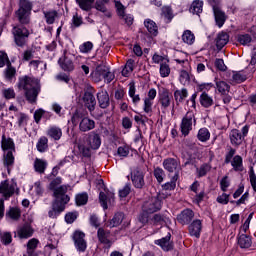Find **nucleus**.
Instances as JSON below:
<instances>
[{"mask_svg": "<svg viewBox=\"0 0 256 256\" xmlns=\"http://www.w3.org/2000/svg\"><path fill=\"white\" fill-rule=\"evenodd\" d=\"M17 85L20 91H25V97L29 103H35V101H37V97L41 92V84L39 83V80L24 76L19 78Z\"/></svg>", "mask_w": 256, "mask_h": 256, "instance_id": "f257e3e1", "label": "nucleus"}, {"mask_svg": "<svg viewBox=\"0 0 256 256\" xmlns=\"http://www.w3.org/2000/svg\"><path fill=\"white\" fill-rule=\"evenodd\" d=\"M67 186H62L60 189L55 191V201L52 204V209L48 212L50 219H57L63 211H65V205L71 200L67 193Z\"/></svg>", "mask_w": 256, "mask_h": 256, "instance_id": "f03ea898", "label": "nucleus"}, {"mask_svg": "<svg viewBox=\"0 0 256 256\" xmlns=\"http://www.w3.org/2000/svg\"><path fill=\"white\" fill-rule=\"evenodd\" d=\"M1 147L4 153V167H7L8 173H11V169L9 167H13L15 163V156H13V152H15V142H13V139L6 138L5 136H2V143Z\"/></svg>", "mask_w": 256, "mask_h": 256, "instance_id": "7ed1b4c3", "label": "nucleus"}, {"mask_svg": "<svg viewBox=\"0 0 256 256\" xmlns=\"http://www.w3.org/2000/svg\"><path fill=\"white\" fill-rule=\"evenodd\" d=\"M31 9H33V6L29 0H20L16 17L22 25H27L31 21Z\"/></svg>", "mask_w": 256, "mask_h": 256, "instance_id": "20e7f679", "label": "nucleus"}, {"mask_svg": "<svg viewBox=\"0 0 256 256\" xmlns=\"http://www.w3.org/2000/svg\"><path fill=\"white\" fill-rule=\"evenodd\" d=\"M14 41L18 47H23L29 38V30L23 26L13 28Z\"/></svg>", "mask_w": 256, "mask_h": 256, "instance_id": "39448f33", "label": "nucleus"}, {"mask_svg": "<svg viewBox=\"0 0 256 256\" xmlns=\"http://www.w3.org/2000/svg\"><path fill=\"white\" fill-rule=\"evenodd\" d=\"M248 134H249V126L248 125H245L244 127H242L241 132H239V130H237V129L231 130L230 135H229L231 144L234 145V147H239V145H241V143H243L245 137Z\"/></svg>", "mask_w": 256, "mask_h": 256, "instance_id": "423d86ee", "label": "nucleus"}, {"mask_svg": "<svg viewBox=\"0 0 256 256\" xmlns=\"http://www.w3.org/2000/svg\"><path fill=\"white\" fill-rule=\"evenodd\" d=\"M15 191H19L17 183L9 180H4L0 183V194L3 195L5 199L13 197Z\"/></svg>", "mask_w": 256, "mask_h": 256, "instance_id": "0eeeda50", "label": "nucleus"}, {"mask_svg": "<svg viewBox=\"0 0 256 256\" xmlns=\"http://www.w3.org/2000/svg\"><path fill=\"white\" fill-rule=\"evenodd\" d=\"M173 101V97L171 96V93H169V90L166 88H163L158 93V102L160 104L162 113H165L169 107H171V103Z\"/></svg>", "mask_w": 256, "mask_h": 256, "instance_id": "6e6552de", "label": "nucleus"}, {"mask_svg": "<svg viewBox=\"0 0 256 256\" xmlns=\"http://www.w3.org/2000/svg\"><path fill=\"white\" fill-rule=\"evenodd\" d=\"M161 210V200L157 197L149 198L142 205L143 213H157Z\"/></svg>", "mask_w": 256, "mask_h": 256, "instance_id": "1a4fd4ad", "label": "nucleus"}, {"mask_svg": "<svg viewBox=\"0 0 256 256\" xmlns=\"http://www.w3.org/2000/svg\"><path fill=\"white\" fill-rule=\"evenodd\" d=\"M193 121L195 123V116L191 112H188L182 119L180 124V131L184 137H187V135L191 133V130L193 129Z\"/></svg>", "mask_w": 256, "mask_h": 256, "instance_id": "9d476101", "label": "nucleus"}, {"mask_svg": "<svg viewBox=\"0 0 256 256\" xmlns=\"http://www.w3.org/2000/svg\"><path fill=\"white\" fill-rule=\"evenodd\" d=\"M131 181L136 189H142L145 185V172L136 168L131 172Z\"/></svg>", "mask_w": 256, "mask_h": 256, "instance_id": "9b49d317", "label": "nucleus"}, {"mask_svg": "<svg viewBox=\"0 0 256 256\" xmlns=\"http://www.w3.org/2000/svg\"><path fill=\"white\" fill-rule=\"evenodd\" d=\"M99 201L103 209H108L109 205H115V192L113 191L100 192Z\"/></svg>", "mask_w": 256, "mask_h": 256, "instance_id": "f8f14e48", "label": "nucleus"}, {"mask_svg": "<svg viewBox=\"0 0 256 256\" xmlns=\"http://www.w3.org/2000/svg\"><path fill=\"white\" fill-rule=\"evenodd\" d=\"M164 169L168 171V173H176L178 174L179 177V171H181V164L177 161L175 158H167L164 159L162 163Z\"/></svg>", "mask_w": 256, "mask_h": 256, "instance_id": "ddd939ff", "label": "nucleus"}, {"mask_svg": "<svg viewBox=\"0 0 256 256\" xmlns=\"http://www.w3.org/2000/svg\"><path fill=\"white\" fill-rule=\"evenodd\" d=\"M74 245L77 249V251L80 252H85V250L87 249V241H85V233L81 232V231H76L74 232Z\"/></svg>", "mask_w": 256, "mask_h": 256, "instance_id": "4468645a", "label": "nucleus"}, {"mask_svg": "<svg viewBox=\"0 0 256 256\" xmlns=\"http://www.w3.org/2000/svg\"><path fill=\"white\" fill-rule=\"evenodd\" d=\"M97 236L100 243H102L106 247H111L113 245V237L111 236V232L109 230L99 228Z\"/></svg>", "mask_w": 256, "mask_h": 256, "instance_id": "2eb2a0df", "label": "nucleus"}, {"mask_svg": "<svg viewBox=\"0 0 256 256\" xmlns=\"http://www.w3.org/2000/svg\"><path fill=\"white\" fill-rule=\"evenodd\" d=\"M188 229L191 237H196V239H199L201 237V230L203 229V223L201 222V220L196 219L189 225Z\"/></svg>", "mask_w": 256, "mask_h": 256, "instance_id": "dca6fc26", "label": "nucleus"}, {"mask_svg": "<svg viewBox=\"0 0 256 256\" xmlns=\"http://www.w3.org/2000/svg\"><path fill=\"white\" fill-rule=\"evenodd\" d=\"M155 245H158L163 251H171L173 249V242H171V233H168L166 237L154 241Z\"/></svg>", "mask_w": 256, "mask_h": 256, "instance_id": "f3484780", "label": "nucleus"}, {"mask_svg": "<svg viewBox=\"0 0 256 256\" xmlns=\"http://www.w3.org/2000/svg\"><path fill=\"white\" fill-rule=\"evenodd\" d=\"M58 63L63 71H74L75 69L73 60L70 59L69 54L67 53H64V56L59 59Z\"/></svg>", "mask_w": 256, "mask_h": 256, "instance_id": "a211bd4d", "label": "nucleus"}, {"mask_svg": "<svg viewBox=\"0 0 256 256\" xmlns=\"http://www.w3.org/2000/svg\"><path fill=\"white\" fill-rule=\"evenodd\" d=\"M193 217H195V214L192 212L191 209H185L177 216V221L181 223V225H188V223H191L193 220Z\"/></svg>", "mask_w": 256, "mask_h": 256, "instance_id": "6ab92c4d", "label": "nucleus"}, {"mask_svg": "<svg viewBox=\"0 0 256 256\" xmlns=\"http://www.w3.org/2000/svg\"><path fill=\"white\" fill-rule=\"evenodd\" d=\"M17 236L19 239H29V237H33V228L29 224H24L18 227Z\"/></svg>", "mask_w": 256, "mask_h": 256, "instance_id": "aec40b11", "label": "nucleus"}, {"mask_svg": "<svg viewBox=\"0 0 256 256\" xmlns=\"http://www.w3.org/2000/svg\"><path fill=\"white\" fill-rule=\"evenodd\" d=\"M79 129L83 133H86V131H91V130L95 129V120H93L89 117L82 118L79 123Z\"/></svg>", "mask_w": 256, "mask_h": 256, "instance_id": "412c9836", "label": "nucleus"}, {"mask_svg": "<svg viewBox=\"0 0 256 256\" xmlns=\"http://www.w3.org/2000/svg\"><path fill=\"white\" fill-rule=\"evenodd\" d=\"M87 141L90 149L95 150L101 147V136L95 132H92L88 135Z\"/></svg>", "mask_w": 256, "mask_h": 256, "instance_id": "4be33fe9", "label": "nucleus"}, {"mask_svg": "<svg viewBox=\"0 0 256 256\" xmlns=\"http://www.w3.org/2000/svg\"><path fill=\"white\" fill-rule=\"evenodd\" d=\"M174 61L177 62L178 65H181V67L187 68L189 67V54L183 51H177Z\"/></svg>", "mask_w": 256, "mask_h": 256, "instance_id": "5701e85b", "label": "nucleus"}, {"mask_svg": "<svg viewBox=\"0 0 256 256\" xmlns=\"http://www.w3.org/2000/svg\"><path fill=\"white\" fill-rule=\"evenodd\" d=\"M97 99L101 109H107L109 107V94L107 90H100L97 93Z\"/></svg>", "mask_w": 256, "mask_h": 256, "instance_id": "b1692460", "label": "nucleus"}, {"mask_svg": "<svg viewBox=\"0 0 256 256\" xmlns=\"http://www.w3.org/2000/svg\"><path fill=\"white\" fill-rule=\"evenodd\" d=\"M83 101L85 107H87L89 111H95V105H97V101L95 100V96H93L91 92H85Z\"/></svg>", "mask_w": 256, "mask_h": 256, "instance_id": "393cba45", "label": "nucleus"}, {"mask_svg": "<svg viewBox=\"0 0 256 256\" xmlns=\"http://www.w3.org/2000/svg\"><path fill=\"white\" fill-rule=\"evenodd\" d=\"M107 70V67L104 65H99L96 67V69L91 73V77L95 83H99V81H102L104 79L105 71Z\"/></svg>", "mask_w": 256, "mask_h": 256, "instance_id": "a878e982", "label": "nucleus"}, {"mask_svg": "<svg viewBox=\"0 0 256 256\" xmlns=\"http://www.w3.org/2000/svg\"><path fill=\"white\" fill-rule=\"evenodd\" d=\"M213 11H214L216 25L220 28L223 27V25H225V21L227 19V17L225 16V12L221 11V9L219 7H214Z\"/></svg>", "mask_w": 256, "mask_h": 256, "instance_id": "bb28decb", "label": "nucleus"}, {"mask_svg": "<svg viewBox=\"0 0 256 256\" xmlns=\"http://www.w3.org/2000/svg\"><path fill=\"white\" fill-rule=\"evenodd\" d=\"M144 27H146L148 33L152 35V37H157L159 35V27H157V23L151 19H146L144 21Z\"/></svg>", "mask_w": 256, "mask_h": 256, "instance_id": "cd10ccee", "label": "nucleus"}, {"mask_svg": "<svg viewBox=\"0 0 256 256\" xmlns=\"http://www.w3.org/2000/svg\"><path fill=\"white\" fill-rule=\"evenodd\" d=\"M47 135L54 141H59L63 137V130L57 126H50L47 130Z\"/></svg>", "mask_w": 256, "mask_h": 256, "instance_id": "c85d7f7f", "label": "nucleus"}, {"mask_svg": "<svg viewBox=\"0 0 256 256\" xmlns=\"http://www.w3.org/2000/svg\"><path fill=\"white\" fill-rule=\"evenodd\" d=\"M229 43V35L225 32H221L217 35L216 38V47L217 49H222Z\"/></svg>", "mask_w": 256, "mask_h": 256, "instance_id": "c756f323", "label": "nucleus"}, {"mask_svg": "<svg viewBox=\"0 0 256 256\" xmlns=\"http://www.w3.org/2000/svg\"><path fill=\"white\" fill-rule=\"evenodd\" d=\"M151 223L155 227H163V225H167V223H169V218L162 216L161 214H156L151 219Z\"/></svg>", "mask_w": 256, "mask_h": 256, "instance_id": "7c9ffc66", "label": "nucleus"}, {"mask_svg": "<svg viewBox=\"0 0 256 256\" xmlns=\"http://www.w3.org/2000/svg\"><path fill=\"white\" fill-rule=\"evenodd\" d=\"M197 139L201 143H207L211 139V132L207 128H200L197 133Z\"/></svg>", "mask_w": 256, "mask_h": 256, "instance_id": "2f4dec72", "label": "nucleus"}, {"mask_svg": "<svg viewBox=\"0 0 256 256\" xmlns=\"http://www.w3.org/2000/svg\"><path fill=\"white\" fill-rule=\"evenodd\" d=\"M213 103H214L213 97L207 94V92H203L200 95V104L202 105V107L209 109V107H212Z\"/></svg>", "mask_w": 256, "mask_h": 256, "instance_id": "473e14b6", "label": "nucleus"}, {"mask_svg": "<svg viewBox=\"0 0 256 256\" xmlns=\"http://www.w3.org/2000/svg\"><path fill=\"white\" fill-rule=\"evenodd\" d=\"M47 161L43 159L36 158L34 161V169L36 173H45V169H47Z\"/></svg>", "mask_w": 256, "mask_h": 256, "instance_id": "72a5a7b5", "label": "nucleus"}, {"mask_svg": "<svg viewBox=\"0 0 256 256\" xmlns=\"http://www.w3.org/2000/svg\"><path fill=\"white\" fill-rule=\"evenodd\" d=\"M162 19L165 21V23H171L173 20V10L169 6L162 7V13H161Z\"/></svg>", "mask_w": 256, "mask_h": 256, "instance_id": "f704fd0d", "label": "nucleus"}, {"mask_svg": "<svg viewBox=\"0 0 256 256\" xmlns=\"http://www.w3.org/2000/svg\"><path fill=\"white\" fill-rule=\"evenodd\" d=\"M251 237L242 234L238 238V245L241 247V249H249L252 245Z\"/></svg>", "mask_w": 256, "mask_h": 256, "instance_id": "c9c22d12", "label": "nucleus"}, {"mask_svg": "<svg viewBox=\"0 0 256 256\" xmlns=\"http://www.w3.org/2000/svg\"><path fill=\"white\" fill-rule=\"evenodd\" d=\"M135 67V60L129 59L124 68L122 69V76L123 77H129L131 73H133V69Z\"/></svg>", "mask_w": 256, "mask_h": 256, "instance_id": "e433bc0d", "label": "nucleus"}, {"mask_svg": "<svg viewBox=\"0 0 256 256\" xmlns=\"http://www.w3.org/2000/svg\"><path fill=\"white\" fill-rule=\"evenodd\" d=\"M182 41L186 45H193L195 43V34L191 30H185L182 34Z\"/></svg>", "mask_w": 256, "mask_h": 256, "instance_id": "4c0bfd02", "label": "nucleus"}, {"mask_svg": "<svg viewBox=\"0 0 256 256\" xmlns=\"http://www.w3.org/2000/svg\"><path fill=\"white\" fill-rule=\"evenodd\" d=\"M190 13H193V15L203 13V1L195 0L190 7Z\"/></svg>", "mask_w": 256, "mask_h": 256, "instance_id": "58836bf2", "label": "nucleus"}, {"mask_svg": "<svg viewBox=\"0 0 256 256\" xmlns=\"http://www.w3.org/2000/svg\"><path fill=\"white\" fill-rule=\"evenodd\" d=\"M123 219H125V214L118 212L111 219L109 226L110 227H119V225H121V223H123Z\"/></svg>", "mask_w": 256, "mask_h": 256, "instance_id": "ea45409f", "label": "nucleus"}, {"mask_svg": "<svg viewBox=\"0 0 256 256\" xmlns=\"http://www.w3.org/2000/svg\"><path fill=\"white\" fill-rule=\"evenodd\" d=\"M76 2L82 11H91V9H93L95 0H76Z\"/></svg>", "mask_w": 256, "mask_h": 256, "instance_id": "a19ab883", "label": "nucleus"}, {"mask_svg": "<svg viewBox=\"0 0 256 256\" xmlns=\"http://www.w3.org/2000/svg\"><path fill=\"white\" fill-rule=\"evenodd\" d=\"M179 180V174L176 173L174 176L171 178L170 182L165 183L162 187L166 191H173L175 187H177V181Z\"/></svg>", "mask_w": 256, "mask_h": 256, "instance_id": "79ce46f5", "label": "nucleus"}, {"mask_svg": "<svg viewBox=\"0 0 256 256\" xmlns=\"http://www.w3.org/2000/svg\"><path fill=\"white\" fill-rule=\"evenodd\" d=\"M216 89L221 93V95H227L231 89V86H229V84H227L225 81H217Z\"/></svg>", "mask_w": 256, "mask_h": 256, "instance_id": "37998d69", "label": "nucleus"}, {"mask_svg": "<svg viewBox=\"0 0 256 256\" xmlns=\"http://www.w3.org/2000/svg\"><path fill=\"white\" fill-rule=\"evenodd\" d=\"M48 143H49V140L47 139V137H45V136L41 137L38 140V143L36 145L37 150L40 153H45L47 151L48 147H49Z\"/></svg>", "mask_w": 256, "mask_h": 256, "instance_id": "c03bdc74", "label": "nucleus"}, {"mask_svg": "<svg viewBox=\"0 0 256 256\" xmlns=\"http://www.w3.org/2000/svg\"><path fill=\"white\" fill-rule=\"evenodd\" d=\"M231 165L234 171H243V158L239 155L234 156Z\"/></svg>", "mask_w": 256, "mask_h": 256, "instance_id": "a18cd8bd", "label": "nucleus"}, {"mask_svg": "<svg viewBox=\"0 0 256 256\" xmlns=\"http://www.w3.org/2000/svg\"><path fill=\"white\" fill-rule=\"evenodd\" d=\"M179 82L181 85H189L191 83V76L187 70H181L179 72Z\"/></svg>", "mask_w": 256, "mask_h": 256, "instance_id": "49530a36", "label": "nucleus"}, {"mask_svg": "<svg viewBox=\"0 0 256 256\" xmlns=\"http://www.w3.org/2000/svg\"><path fill=\"white\" fill-rule=\"evenodd\" d=\"M188 95H189V93L187 92V89L183 88L181 90H176L174 92V99H175V101L181 103V101L187 99Z\"/></svg>", "mask_w": 256, "mask_h": 256, "instance_id": "de8ad7c7", "label": "nucleus"}, {"mask_svg": "<svg viewBox=\"0 0 256 256\" xmlns=\"http://www.w3.org/2000/svg\"><path fill=\"white\" fill-rule=\"evenodd\" d=\"M15 73H17L15 67L11 66V63H8L7 68L4 71L5 78L8 79V81H11V79L15 77Z\"/></svg>", "mask_w": 256, "mask_h": 256, "instance_id": "09e8293b", "label": "nucleus"}, {"mask_svg": "<svg viewBox=\"0 0 256 256\" xmlns=\"http://www.w3.org/2000/svg\"><path fill=\"white\" fill-rule=\"evenodd\" d=\"M79 51L80 53H84V54L91 53V51H93V42L91 41L84 42L79 46Z\"/></svg>", "mask_w": 256, "mask_h": 256, "instance_id": "8fccbe9b", "label": "nucleus"}, {"mask_svg": "<svg viewBox=\"0 0 256 256\" xmlns=\"http://www.w3.org/2000/svg\"><path fill=\"white\" fill-rule=\"evenodd\" d=\"M171 74V68L169 67V62H164L160 64V76L169 77Z\"/></svg>", "mask_w": 256, "mask_h": 256, "instance_id": "3c124183", "label": "nucleus"}, {"mask_svg": "<svg viewBox=\"0 0 256 256\" xmlns=\"http://www.w3.org/2000/svg\"><path fill=\"white\" fill-rule=\"evenodd\" d=\"M211 171V165L203 164L199 168H197V175L198 177H205L208 172Z\"/></svg>", "mask_w": 256, "mask_h": 256, "instance_id": "603ef678", "label": "nucleus"}, {"mask_svg": "<svg viewBox=\"0 0 256 256\" xmlns=\"http://www.w3.org/2000/svg\"><path fill=\"white\" fill-rule=\"evenodd\" d=\"M154 177L156 178L158 183H163L165 179V171L163 170V168H159V167L155 168Z\"/></svg>", "mask_w": 256, "mask_h": 256, "instance_id": "864d4df0", "label": "nucleus"}, {"mask_svg": "<svg viewBox=\"0 0 256 256\" xmlns=\"http://www.w3.org/2000/svg\"><path fill=\"white\" fill-rule=\"evenodd\" d=\"M253 39L251 38V35L249 34H241L238 35L237 41L240 43V45H249Z\"/></svg>", "mask_w": 256, "mask_h": 256, "instance_id": "5fc2aeb1", "label": "nucleus"}, {"mask_svg": "<svg viewBox=\"0 0 256 256\" xmlns=\"http://www.w3.org/2000/svg\"><path fill=\"white\" fill-rule=\"evenodd\" d=\"M7 215L13 221H17L21 217V210L19 208H11Z\"/></svg>", "mask_w": 256, "mask_h": 256, "instance_id": "6e6d98bb", "label": "nucleus"}, {"mask_svg": "<svg viewBox=\"0 0 256 256\" xmlns=\"http://www.w3.org/2000/svg\"><path fill=\"white\" fill-rule=\"evenodd\" d=\"M79 152L83 157H91V146H85V144L78 145Z\"/></svg>", "mask_w": 256, "mask_h": 256, "instance_id": "4d7b16f0", "label": "nucleus"}, {"mask_svg": "<svg viewBox=\"0 0 256 256\" xmlns=\"http://www.w3.org/2000/svg\"><path fill=\"white\" fill-rule=\"evenodd\" d=\"M45 19L48 25H53V23H55V19H57V12L56 11L46 12Z\"/></svg>", "mask_w": 256, "mask_h": 256, "instance_id": "13d9d810", "label": "nucleus"}, {"mask_svg": "<svg viewBox=\"0 0 256 256\" xmlns=\"http://www.w3.org/2000/svg\"><path fill=\"white\" fill-rule=\"evenodd\" d=\"M87 201H89L87 193L78 194L76 196V205H86Z\"/></svg>", "mask_w": 256, "mask_h": 256, "instance_id": "bf43d9fd", "label": "nucleus"}, {"mask_svg": "<svg viewBox=\"0 0 256 256\" xmlns=\"http://www.w3.org/2000/svg\"><path fill=\"white\" fill-rule=\"evenodd\" d=\"M144 113H153V100H149L144 98V105H143Z\"/></svg>", "mask_w": 256, "mask_h": 256, "instance_id": "052dcab7", "label": "nucleus"}, {"mask_svg": "<svg viewBox=\"0 0 256 256\" xmlns=\"http://www.w3.org/2000/svg\"><path fill=\"white\" fill-rule=\"evenodd\" d=\"M2 95L4 99H15V89L13 88H6L2 90Z\"/></svg>", "mask_w": 256, "mask_h": 256, "instance_id": "680f3d73", "label": "nucleus"}, {"mask_svg": "<svg viewBox=\"0 0 256 256\" xmlns=\"http://www.w3.org/2000/svg\"><path fill=\"white\" fill-rule=\"evenodd\" d=\"M152 61L153 63L160 64V65H162V63H169V59L167 57L161 56L159 54H154L152 57Z\"/></svg>", "mask_w": 256, "mask_h": 256, "instance_id": "e2e57ef3", "label": "nucleus"}, {"mask_svg": "<svg viewBox=\"0 0 256 256\" xmlns=\"http://www.w3.org/2000/svg\"><path fill=\"white\" fill-rule=\"evenodd\" d=\"M247 77L243 74H241V72H235L232 76V81H234V83H243V81H246Z\"/></svg>", "mask_w": 256, "mask_h": 256, "instance_id": "0e129e2a", "label": "nucleus"}, {"mask_svg": "<svg viewBox=\"0 0 256 256\" xmlns=\"http://www.w3.org/2000/svg\"><path fill=\"white\" fill-rule=\"evenodd\" d=\"M109 3V0H96V9L97 11H101L102 13H105L107 11V8L105 7V4Z\"/></svg>", "mask_w": 256, "mask_h": 256, "instance_id": "69168bd1", "label": "nucleus"}, {"mask_svg": "<svg viewBox=\"0 0 256 256\" xmlns=\"http://www.w3.org/2000/svg\"><path fill=\"white\" fill-rule=\"evenodd\" d=\"M11 241H13V237L11 236V233L4 232L1 235V242L3 243V245H9V243H11Z\"/></svg>", "mask_w": 256, "mask_h": 256, "instance_id": "338daca9", "label": "nucleus"}, {"mask_svg": "<svg viewBox=\"0 0 256 256\" xmlns=\"http://www.w3.org/2000/svg\"><path fill=\"white\" fill-rule=\"evenodd\" d=\"M33 190L35 191L36 195L38 197H41V195H43V185H41V183L38 181L33 185Z\"/></svg>", "mask_w": 256, "mask_h": 256, "instance_id": "774afa93", "label": "nucleus"}]
</instances>
